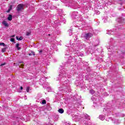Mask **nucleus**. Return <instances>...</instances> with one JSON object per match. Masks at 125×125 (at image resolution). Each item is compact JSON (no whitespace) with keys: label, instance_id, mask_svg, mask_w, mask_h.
<instances>
[{"label":"nucleus","instance_id":"obj_1","mask_svg":"<svg viewBox=\"0 0 125 125\" xmlns=\"http://www.w3.org/2000/svg\"><path fill=\"white\" fill-rule=\"evenodd\" d=\"M23 9V4H20L18 5L17 7V10L18 11H20V10H22Z\"/></svg>","mask_w":125,"mask_h":125},{"label":"nucleus","instance_id":"obj_2","mask_svg":"<svg viewBox=\"0 0 125 125\" xmlns=\"http://www.w3.org/2000/svg\"><path fill=\"white\" fill-rule=\"evenodd\" d=\"M92 34L91 33H86L85 34V38L86 40H89V38H91Z\"/></svg>","mask_w":125,"mask_h":125},{"label":"nucleus","instance_id":"obj_3","mask_svg":"<svg viewBox=\"0 0 125 125\" xmlns=\"http://www.w3.org/2000/svg\"><path fill=\"white\" fill-rule=\"evenodd\" d=\"M113 123L115 125H118V124H120L121 123V121L120 120H114Z\"/></svg>","mask_w":125,"mask_h":125},{"label":"nucleus","instance_id":"obj_4","mask_svg":"<svg viewBox=\"0 0 125 125\" xmlns=\"http://www.w3.org/2000/svg\"><path fill=\"white\" fill-rule=\"evenodd\" d=\"M2 24H3V25H4L5 27H8V23H7V22L5 21H3Z\"/></svg>","mask_w":125,"mask_h":125},{"label":"nucleus","instance_id":"obj_5","mask_svg":"<svg viewBox=\"0 0 125 125\" xmlns=\"http://www.w3.org/2000/svg\"><path fill=\"white\" fill-rule=\"evenodd\" d=\"M58 111L60 114H63L64 113V109L62 108H60Z\"/></svg>","mask_w":125,"mask_h":125},{"label":"nucleus","instance_id":"obj_6","mask_svg":"<svg viewBox=\"0 0 125 125\" xmlns=\"http://www.w3.org/2000/svg\"><path fill=\"white\" fill-rule=\"evenodd\" d=\"M99 118H100V120H101L102 121H104V120H105V117H104V116H103V115H100Z\"/></svg>","mask_w":125,"mask_h":125},{"label":"nucleus","instance_id":"obj_7","mask_svg":"<svg viewBox=\"0 0 125 125\" xmlns=\"http://www.w3.org/2000/svg\"><path fill=\"white\" fill-rule=\"evenodd\" d=\"M7 19L9 21H11V20H12V15H9Z\"/></svg>","mask_w":125,"mask_h":125},{"label":"nucleus","instance_id":"obj_8","mask_svg":"<svg viewBox=\"0 0 125 125\" xmlns=\"http://www.w3.org/2000/svg\"><path fill=\"white\" fill-rule=\"evenodd\" d=\"M16 39L18 41H22V40H23V38H22V37H20L19 38V37H18V36H17Z\"/></svg>","mask_w":125,"mask_h":125},{"label":"nucleus","instance_id":"obj_9","mask_svg":"<svg viewBox=\"0 0 125 125\" xmlns=\"http://www.w3.org/2000/svg\"><path fill=\"white\" fill-rule=\"evenodd\" d=\"M19 43H17L16 45V46L17 47V48L18 49V50H20L21 49V47H19Z\"/></svg>","mask_w":125,"mask_h":125},{"label":"nucleus","instance_id":"obj_10","mask_svg":"<svg viewBox=\"0 0 125 125\" xmlns=\"http://www.w3.org/2000/svg\"><path fill=\"white\" fill-rule=\"evenodd\" d=\"M6 47H4L3 49H2V52H5V51H6Z\"/></svg>","mask_w":125,"mask_h":125},{"label":"nucleus","instance_id":"obj_11","mask_svg":"<svg viewBox=\"0 0 125 125\" xmlns=\"http://www.w3.org/2000/svg\"><path fill=\"white\" fill-rule=\"evenodd\" d=\"M90 92L92 94H94V93H95V91H94V90H90Z\"/></svg>","mask_w":125,"mask_h":125},{"label":"nucleus","instance_id":"obj_12","mask_svg":"<svg viewBox=\"0 0 125 125\" xmlns=\"http://www.w3.org/2000/svg\"><path fill=\"white\" fill-rule=\"evenodd\" d=\"M10 41L11 42H15V40L14 39V38H11Z\"/></svg>","mask_w":125,"mask_h":125},{"label":"nucleus","instance_id":"obj_13","mask_svg":"<svg viewBox=\"0 0 125 125\" xmlns=\"http://www.w3.org/2000/svg\"><path fill=\"white\" fill-rule=\"evenodd\" d=\"M0 45H2L3 46H6V45H5V44H4V43L0 42Z\"/></svg>","mask_w":125,"mask_h":125},{"label":"nucleus","instance_id":"obj_14","mask_svg":"<svg viewBox=\"0 0 125 125\" xmlns=\"http://www.w3.org/2000/svg\"><path fill=\"white\" fill-rule=\"evenodd\" d=\"M29 55H30V56H31V55L35 56V52H32L31 53L29 54Z\"/></svg>","mask_w":125,"mask_h":125},{"label":"nucleus","instance_id":"obj_15","mask_svg":"<svg viewBox=\"0 0 125 125\" xmlns=\"http://www.w3.org/2000/svg\"><path fill=\"white\" fill-rule=\"evenodd\" d=\"M29 90H30V87H26V91L27 92H29Z\"/></svg>","mask_w":125,"mask_h":125},{"label":"nucleus","instance_id":"obj_16","mask_svg":"<svg viewBox=\"0 0 125 125\" xmlns=\"http://www.w3.org/2000/svg\"><path fill=\"white\" fill-rule=\"evenodd\" d=\"M30 35H31V32H26V36H30Z\"/></svg>","mask_w":125,"mask_h":125},{"label":"nucleus","instance_id":"obj_17","mask_svg":"<svg viewBox=\"0 0 125 125\" xmlns=\"http://www.w3.org/2000/svg\"><path fill=\"white\" fill-rule=\"evenodd\" d=\"M46 103V101L45 100H43L42 101V104H45Z\"/></svg>","mask_w":125,"mask_h":125},{"label":"nucleus","instance_id":"obj_18","mask_svg":"<svg viewBox=\"0 0 125 125\" xmlns=\"http://www.w3.org/2000/svg\"><path fill=\"white\" fill-rule=\"evenodd\" d=\"M112 33H113V31H110L109 32L107 33V34H108V35H112Z\"/></svg>","mask_w":125,"mask_h":125},{"label":"nucleus","instance_id":"obj_19","mask_svg":"<svg viewBox=\"0 0 125 125\" xmlns=\"http://www.w3.org/2000/svg\"><path fill=\"white\" fill-rule=\"evenodd\" d=\"M10 10H11V8H10V9H9L7 10V12H10Z\"/></svg>","mask_w":125,"mask_h":125},{"label":"nucleus","instance_id":"obj_20","mask_svg":"<svg viewBox=\"0 0 125 125\" xmlns=\"http://www.w3.org/2000/svg\"><path fill=\"white\" fill-rule=\"evenodd\" d=\"M61 76H62V77H65V76L64 75V74L61 73Z\"/></svg>","mask_w":125,"mask_h":125},{"label":"nucleus","instance_id":"obj_21","mask_svg":"<svg viewBox=\"0 0 125 125\" xmlns=\"http://www.w3.org/2000/svg\"><path fill=\"white\" fill-rule=\"evenodd\" d=\"M3 65H5V63L1 64L0 66H3Z\"/></svg>","mask_w":125,"mask_h":125},{"label":"nucleus","instance_id":"obj_22","mask_svg":"<svg viewBox=\"0 0 125 125\" xmlns=\"http://www.w3.org/2000/svg\"><path fill=\"white\" fill-rule=\"evenodd\" d=\"M21 89L22 90V89H23V87L22 86H21Z\"/></svg>","mask_w":125,"mask_h":125},{"label":"nucleus","instance_id":"obj_23","mask_svg":"<svg viewBox=\"0 0 125 125\" xmlns=\"http://www.w3.org/2000/svg\"><path fill=\"white\" fill-rule=\"evenodd\" d=\"M40 53H42V51L41 50L39 51Z\"/></svg>","mask_w":125,"mask_h":125},{"label":"nucleus","instance_id":"obj_24","mask_svg":"<svg viewBox=\"0 0 125 125\" xmlns=\"http://www.w3.org/2000/svg\"><path fill=\"white\" fill-rule=\"evenodd\" d=\"M69 33H71V32H72V30H69Z\"/></svg>","mask_w":125,"mask_h":125},{"label":"nucleus","instance_id":"obj_25","mask_svg":"<svg viewBox=\"0 0 125 125\" xmlns=\"http://www.w3.org/2000/svg\"><path fill=\"white\" fill-rule=\"evenodd\" d=\"M48 36H50V34H49Z\"/></svg>","mask_w":125,"mask_h":125},{"label":"nucleus","instance_id":"obj_26","mask_svg":"<svg viewBox=\"0 0 125 125\" xmlns=\"http://www.w3.org/2000/svg\"><path fill=\"white\" fill-rule=\"evenodd\" d=\"M12 37H14V36H13Z\"/></svg>","mask_w":125,"mask_h":125},{"label":"nucleus","instance_id":"obj_27","mask_svg":"<svg viewBox=\"0 0 125 125\" xmlns=\"http://www.w3.org/2000/svg\"><path fill=\"white\" fill-rule=\"evenodd\" d=\"M93 98H93H92V99Z\"/></svg>","mask_w":125,"mask_h":125},{"label":"nucleus","instance_id":"obj_28","mask_svg":"<svg viewBox=\"0 0 125 125\" xmlns=\"http://www.w3.org/2000/svg\"><path fill=\"white\" fill-rule=\"evenodd\" d=\"M93 98H93H92V99Z\"/></svg>","mask_w":125,"mask_h":125}]
</instances>
